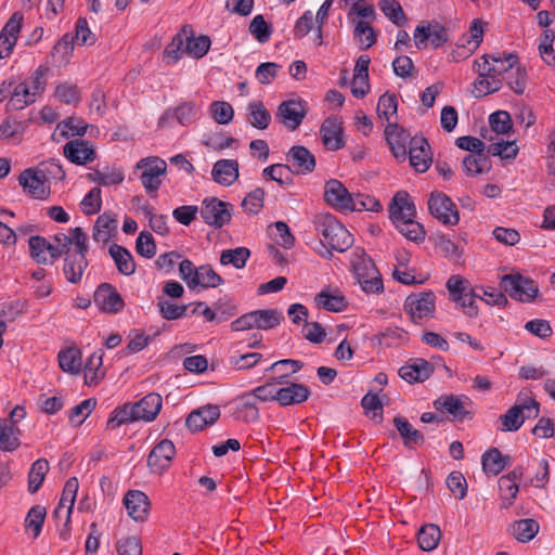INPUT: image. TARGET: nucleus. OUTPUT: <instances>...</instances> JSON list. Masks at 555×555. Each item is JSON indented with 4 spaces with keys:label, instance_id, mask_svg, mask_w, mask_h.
Instances as JSON below:
<instances>
[{
    "label": "nucleus",
    "instance_id": "1",
    "mask_svg": "<svg viewBox=\"0 0 555 555\" xmlns=\"http://www.w3.org/2000/svg\"><path fill=\"white\" fill-rule=\"evenodd\" d=\"M314 227L323 241L332 249L344 253L353 244L349 231L331 214H320L314 218Z\"/></svg>",
    "mask_w": 555,
    "mask_h": 555
},
{
    "label": "nucleus",
    "instance_id": "2",
    "mask_svg": "<svg viewBox=\"0 0 555 555\" xmlns=\"http://www.w3.org/2000/svg\"><path fill=\"white\" fill-rule=\"evenodd\" d=\"M540 403L527 393L520 392L516 403L500 416L503 431H516L527 418L538 417Z\"/></svg>",
    "mask_w": 555,
    "mask_h": 555
},
{
    "label": "nucleus",
    "instance_id": "3",
    "mask_svg": "<svg viewBox=\"0 0 555 555\" xmlns=\"http://www.w3.org/2000/svg\"><path fill=\"white\" fill-rule=\"evenodd\" d=\"M166 172V162L157 156L141 158L133 169V173L138 175L145 192L152 197L156 196Z\"/></svg>",
    "mask_w": 555,
    "mask_h": 555
},
{
    "label": "nucleus",
    "instance_id": "4",
    "mask_svg": "<svg viewBox=\"0 0 555 555\" xmlns=\"http://www.w3.org/2000/svg\"><path fill=\"white\" fill-rule=\"evenodd\" d=\"M181 279L189 288L197 286L203 288H215L224 283L223 279L214 270L210 264L196 267L191 260L183 259L179 264Z\"/></svg>",
    "mask_w": 555,
    "mask_h": 555
},
{
    "label": "nucleus",
    "instance_id": "5",
    "mask_svg": "<svg viewBox=\"0 0 555 555\" xmlns=\"http://www.w3.org/2000/svg\"><path fill=\"white\" fill-rule=\"evenodd\" d=\"M500 285L513 299L522 302L533 300L539 293L537 283L519 273L503 275Z\"/></svg>",
    "mask_w": 555,
    "mask_h": 555
},
{
    "label": "nucleus",
    "instance_id": "6",
    "mask_svg": "<svg viewBox=\"0 0 555 555\" xmlns=\"http://www.w3.org/2000/svg\"><path fill=\"white\" fill-rule=\"evenodd\" d=\"M435 310L436 296L431 291L411 294L404 301V311L414 323H421L423 319L433 318Z\"/></svg>",
    "mask_w": 555,
    "mask_h": 555
},
{
    "label": "nucleus",
    "instance_id": "7",
    "mask_svg": "<svg viewBox=\"0 0 555 555\" xmlns=\"http://www.w3.org/2000/svg\"><path fill=\"white\" fill-rule=\"evenodd\" d=\"M198 211L205 223L215 228H221L230 222L233 207L230 203L222 202L216 197H207L202 202Z\"/></svg>",
    "mask_w": 555,
    "mask_h": 555
},
{
    "label": "nucleus",
    "instance_id": "8",
    "mask_svg": "<svg viewBox=\"0 0 555 555\" xmlns=\"http://www.w3.org/2000/svg\"><path fill=\"white\" fill-rule=\"evenodd\" d=\"M430 214L446 225L459 223L460 215L455 204L441 192H433L428 199Z\"/></svg>",
    "mask_w": 555,
    "mask_h": 555
},
{
    "label": "nucleus",
    "instance_id": "9",
    "mask_svg": "<svg viewBox=\"0 0 555 555\" xmlns=\"http://www.w3.org/2000/svg\"><path fill=\"white\" fill-rule=\"evenodd\" d=\"M307 115V104L302 100L292 99L280 103L276 119L288 130H296Z\"/></svg>",
    "mask_w": 555,
    "mask_h": 555
},
{
    "label": "nucleus",
    "instance_id": "10",
    "mask_svg": "<svg viewBox=\"0 0 555 555\" xmlns=\"http://www.w3.org/2000/svg\"><path fill=\"white\" fill-rule=\"evenodd\" d=\"M176 455V448L168 439L160 440L147 456V466L154 474H163L167 470Z\"/></svg>",
    "mask_w": 555,
    "mask_h": 555
},
{
    "label": "nucleus",
    "instance_id": "11",
    "mask_svg": "<svg viewBox=\"0 0 555 555\" xmlns=\"http://www.w3.org/2000/svg\"><path fill=\"white\" fill-rule=\"evenodd\" d=\"M94 304L105 313H118L125 307V301L116 288L108 284H101L94 292Z\"/></svg>",
    "mask_w": 555,
    "mask_h": 555
},
{
    "label": "nucleus",
    "instance_id": "12",
    "mask_svg": "<svg viewBox=\"0 0 555 555\" xmlns=\"http://www.w3.org/2000/svg\"><path fill=\"white\" fill-rule=\"evenodd\" d=\"M18 182L34 198L46 199L50 194L43 170L26 169L20 175Z\"/></svg>",
    "mask_w": 555,
    "mask_h": 555
},
{
    "label": "nucleus",
    "instance_id": "13",
    "mask_svg": "<svg viewBox=\"0 0 555 555\" xmlns=\"http://www.w3.org/2000/svg\"><path fill=\"white\" fill-rule=\"evenodd\" d=\"M353 196L345 185L332 179L324 185V201L337 210H350Z\"/></svg>",
    "mask_w": 555,
    "mask_h": 555
},
{
    "label": "nucleus",
    "instance_id": "14",
    "mask_svg": "<svg viewBox=\"0 0 555 555\" xmlns=\"http://www.w3.org/2000/svg\"><path fill=\"white\" fill-rule=\"evenodd\" d=\"M64 156L75 165H87L95 159L93 145L81 139L67 142L63 147Z\"/></svg>",
    "mask_w": 555,
    "mask_h": 555
},
{
    "label": "nucleus",
    "instance_id": "15",
    "mask_svg": "<svg viewBox=\"0 0 555 555\" xmlns=\"http://www.w3.org/2000/svg\"><path fill=\"white\" fill-rule=\"evenodd\" d=\"M409 159L411 166L418 172H425L433 159L430 146L425 138L414 137L410 140Z\"/></svg>",
    "mask_w": 555,
    "mask_h": 555
},
{
    "label": "nucleus",
    "instance_id": "16",
    "mask_svg": "<svg viewBox=\"0 0 555 555\" xmlns=\"http://www.w3.org/2000/svg\"><path fill=\"white\" fill-rule=\"evenodd\" d=\"M220 417V409L215 404H206L193 410L186 417V427L192 431H201L216 423Z\"/></svg>",
    "mask_w": 555,
    "mask_h": 555
},
{
    "label": "nucleus",
    "instance_id": "17",
    "mask_svg": "<svg viewBox=\"0 0 555 555\" xmlns=\"http://www.w3.org/2000/svg\"><path fill=\"white\" fill-rule=\"evenodd\" d=\"M22 22L23 15L20 12H15L2 28L0 34V59L8 57L13 51L17 35L21 31Z\"/></svg>",
    "mask_w": 555,
    "mask_h": 555
},
{
    "label": "nucleus",
    "instance_id": "18",
    "mask_svg": "<svg viewBox=\"0 0 555 555\" xmlns=\"http://www.w3.org/2000/svg\"><path fill=\"white\" fill-rule=\"evenodd\" d=\"M128 515L135 521H144L150 513L149 496L140 490H130L124 496Z\"/></svg>",
    "mask_w": 555,
    "mask_h": 555
},
{
    "label": "nucleus",
    "instance_id": "19",
    "mask_svg": "<svg viewBox=\"0 0 555 555\" xmlns=\"http://www.w3.org/2000/svg\"><path fill=\"white\" fill-rule=\"evenodd\" d=\"M386 141L397 159H405L406 143H410V133L400 128L396 122H388L385 128Z\"/></svg>",
    "mask_w": 555,
    "mask_h": 555
},
{
    "label": "nucleus",
    "instance_id": "20",
    "mask_svg": "<svg viewBox=\"0 0 555 555\" xmlns=\"http://www.w3.org/2000/svg\"><path fill=\"white\" fill-rule=\"evenodd\" d=\"M30 256L37 263H53L60 257V250L54 244L47 241L43 236H31L29 238Z\"/></svg>",
    "mask_w": 555,
    "mask_h": 555
},
{
    "label": "nucleus",
    "instance_id": "21",
    "mask_svg": "<svg viewBox=\"0 0 555 555\" xmlns=\"http://www.w3.org/2000/svg\"><path fill=\"white\" fill-rule=\"evenodd\" d=\"M389 214L396 227H398V223L408 221V219L414 220L416 214L415 206L410 202L406 192H398L395 195L389 206Z\"/></svg>",
    "mask_w": 555,
    "mask_h": 555
},
{
    "label": "nucleus",
    "instance_id": "22",
    "mask_svg": "<svg viewBox=\"0 0 555 555\" xmlns=\"http://www.w3.org/2000/svg\"><path fill=\"white\" fill-rule=\"evenodd\" d=\"M320 133L327 150L337 151L344 146L341 122L337 117L326 118L321 126Z\"/></svg>",
    "mask_w": 555,
    "mask_h": 555
},
{
    "label": "nucleus",
    "instance_id": "23",
    "mask_svg": "<svg viewBox=\"0 0 555 555\" xmlns=\"http://www.w3.org/2000/svg\"><path fill=\"white\" fill-rule=\"evenodd\" d=\"M286 159L291 163L296 173L307 175L314 170L315 158L313 154L305 146L296 145L293 146L287 155Z\"/></svg>",
    "mask_w": 555,
    "mask_h": 555
},
{
    "label": "nucleus",
    "instance_id": "24",
    "mask_svg": "<svg viewBox=\"0 0 555 555\" xmlns=\"http://www.w3.org/2000/svg\"><path fill=\"white\" fill-rule=\"evenodd\" d=\"M467 402L468 398L466 397L441 396L434 401V406L437 411L447 412L455 420L463 421L469 414L465 406Z\"/></svg>",
    "mask_w": 555,
    "mask_h": 555
},
{
    "label": "nucleus",
    "instance_id": "25",
    "mask_svg": "<svg viewBox=\"0 0 555 555\" xmlns=\"http://www.w3.org/2000/svg\"><path fill=\"white\" fill-rule=\"evenodd\" d=\"M87 267L88 260L82 253L69 251L65 255L63 272L69 283H79Z\"/></svg>",
    "mask_w": 555,
    "mask_h": 555
},
{
    "label": "nucleus",
    "instance_id": "26",
    "mask_svg": "<svg viewBox=\"0 0 555 555\" xmlns=\"http://www.w3.org/2000/svg\"><path fill=\"white\" fill-rule=\"evenodd\" d=\"M434 372L433 365L424 359H415L399 370L401 378L409 383H418L427 379Z\"/></svg>",
    "mask_w": 555,
    "mask_h": 555
},
{
    "label": "nucleus",
    "instance_id": "27",
    "mask_svg": "<svg viewBox=\"0 0 555 555\" xmlns=\"http://www.w3.org/2000/svg\"><path fill=\"white\" fill-rule=\"evenodd\" d=\"M351 266L358 283L363 280L373 279L377 273V268L373 260L364 253L363 249H354L351 255Z\"/></svg>",
    "mask_w": 555,
    "mask_h": 555
},
{
    "label": "nucleus",
    "instance_id": "28",
    "mask_svg": "<svg viewBox=\"0 0 555 555\" xmlns=\"http://www.w3.org/2000/svg\"><path fill=\"white\" fill-rule=\"evenodd\" d=\"M211 176L215 182L229 186L238 178V163L235 159H220L212 166Z\"/></svg>",
    "mask_w": 555,
    "mask_h": 555
},
{
    "label": "nucleus",
    "instance_id": "29",
    "mask_svg": "<svg viewBox=\"0 0 555 555\" xmlns=\"http://www.w3.org/2000/svg\"><path fill=\"white\" fill-rule=\"evenodd\" d=\"M162 397L158 393H147L140 401L132 403L135 411L134 414L138 415L140 421L152 422L162 409Z\"/></svg>",
    "mask_w": 555,
    "mask_h": 555
},
{
    "label": "nucleus",
    "instance_id": "30",
    "mask_svg": "<svg viewBox=\"0 0 555 555\" xmlns=\"http://www.w3.org/2000/svg\"><path fill=\"white\" fill-rule=\"evenodd\" d=\"M310 396L307 386L298 383H292L286 387H279L278 402L282 406L299 404L305 402Z\"/></svg>",
    "mask_w": 555,
    "mask_h": 555
},
{
    "label": "nucleus",
    "instance_id": "31",
    "mask_svg": "<svg viewBox=\"0 0 555 555\" xmlns=\"http://www.w3.org/2000/svg\"><path fill=\"white\" fill-rule=\"evenodd\" d=\"M393 425L400 434L403 444L406 448H414L415 446H420L424 443V436L415 429L410 422L403 416H396L393 418Z\"/></svg>",
    "mask_w": 555,
    "mask_h": 555
},
{
    "label": "nucleus",
    "instance_id": "32",
    "mask_svg": "<svg viewBox=\"0 0 555 555\" xmlns=\"http://www.w3.org/2000/svg\"><path fill=\"white\" fill-rule=\"evenodd\" d=\"M117 229V219L115 215L104 212L100 215L93 227V240L101 243L109 241Z\"/></svg>",
    "mask_w": 555,
    "mask_h": 555
},
{
    "label": "nucleus",
    "instance_id": "33",
    "mask_svg": "<svg viewBox=\"0 0 555 555\" xmlns=\"http://www.w3.org/2000/svg\"><path fill=\"white\" fill-rule=\"evenodd\" d=\"M317 304L326 311L340 312L347 308L345 296L339 291L322 289L315 297Z\"/></svg>",
    "mask_w": 555,
    "mask_h": 555
},
{
    "label": "nucleus",
    "instance_id": "34",
    "mask_svg": "<svg viewBox=\"0 0 555 555\" xmlns=\"http://www.w3.org/2000/svg\"><path fill=\"white\" fill-rule=\"evenodd\" d=\"M511 463V456L503 455L495 448L486 451L482 455V467L487 474L499 475Z\"/></svg>",
    "mask_w": 555,
    "mask_h": 555
},
{
    "label": "nucleus",
    "instance_id": "35",
    "mask_svg": "<svg viewBox=\"0 0 555 555\" xmlns=\"http://www.w3.org/2000/svg\"><path fill=\"white\" fill-rule=\"evenodd\" d=\"M109 255L114 259L119 273L124 275H131L135 271V263L132 255L125 247L113 244L109 247Z\"/></svg>",
    "mask_w": 555,
    "mask_h": 555
},
{
    "label": "nucleus",
    "instance_id": "36",
    "mask_svg": "<svg viewBox=\"0 0 555 555\" xmlns=\"http://www.w3.org/2000/svg\"><path fill=\"white\" fill-rule=\"evenodd\" d=\"M75 41L79 46H91L95 42V35L90 30L88 22L85 17H79L76 22L75 37L69 38L68 35L63 36L59 46H68Z\"/></svg>",
    "mask_w": 555,
    "mask_h": 555
},
{
    "label": "nucleus",
    "instance_id": "37",
    "mask_svg": "<svg viewBox=\"0 0 555 555\" xmlns=\"http://www.w3.org/2000/svg\"><path fill=\"white\" fill-rule=\"evenodd\" d=\"M271 120L269 111L260 101H253L247 106V121L259 130L268 128Z\"/></svg>",
    "mask_w": 555,
    "mask_h": 555
},
{
    "label": "nucleus",
    "instance_id": "38",
    "mask_svg": "<svg viewBox=\"0 0 555 555\" xmlns=\"http://www.w3.org/2000/svg\"><path fill=\"white\" fill-rule=\"evenodd\" d=\"M60 367L69 374H78L81 370V352L76 347L63 349L57 356Z\"/></svg>",
    "mask_w": 555,
    "mask_h": 555
},
{
    "label": "nucleus",
    "instance_id": "39",
    "mask_svg": "<svg viewBox=\"0 0 555 555\" xmlns=\"http://www.w3.org/2000/svg\"><path fill=\"white\" fill-rule=\"evenodd\" d=\"M539 528V524L534 519H520L512 524L511 533L519 542H529L537 535Z\"/></svg>",
    "mask_w": 555,
    "mask_h": 555
},
{
    "label": "nucleus",
    "instance_id": "40",
    "mask_svg": "<svg viewBox=\"0 0 555 555\" xmlns=\"http://www.w3.org/2000/svg\"><path fill=\"white\" fill-rule=\"evenodd\" d=\"M134 412L132 403H125L124 405L116 408L108 418L106 427L113 430L124 424L139 422L140 418L134 414Z\"/></svg>",
    "mask_w": 555,
    "mask_h": 555
},
{
    "label": "nucleus",
    "instance_id": "41",
    "mask_svg": "<svg viewBox=\"0 0 555 555\" xmlns=\"http://www.w3.org/2000/svg\"><path fill=\"white\" fill-rule=\"evenodd\" d=\"M441 539V531L437 525L428 524L423 526L417 534V542L423 551L429 552L438 546Z\"/></svg>",
    "mask_w": 555,
    "mask_h": 555
},
{
    "label": "nucleus",
    "instance_id": "42",
    "mask_svg": "<svg viewBox=\"0 0 555 555\" xmlns=\"http://www.w3.org/2000/svg\"><path fill=\"white\" fill-rule=\"evenodd\" d=\"M17 434L16 426L7 418H0V449L2 451H13L18 447Z\"/></svg>",
    "mask_w": 555,
    "mask_h": 555
},
{
    "label": "nucleus",
    "instance_id": "43",
    "mask_svg": "<svg viewBox=\"0 0 555 555\" xmlns=\"http://www.w3.org/2000/svg\"><path fill=\"white\" fill-rule=\"evenodd\" d=\"M287 374L272 378L270 382L256 387L253 390V395L255 398L260 401H278L279 386L286 384Z\"/></svg>",
    "mask_w": 555,
    "mask_h": 555
},
{
    "label": "nucleus",
    "instance_id": "44",
    "mask_svg": "<svg viewBox=\"0 0 555 555\" xmlns=\"http://www.w3.org/2000/svg\"><path fill=\"white\" fill-rule=\"evenodd\" d=\"M491 68L488 69V73H491V77H499L501 75H506L513 69L515 65L518 63V56L516 54L509 53L504 56L501 54H491Z\"/></svg>",
    "mask_w": 555,
    "mask_h": 555
},
{
    "label": "nucleus",
    "instance_id": "45",
    "mask_svg": "<svg viewBox=\"0 0 555 555\" xmlns=\"http://www.w3.org/2000/svg\"><path fill=\"white\" fill-rule=\"evenodd\" d=\"M49 472V462L44 459L35 461L28 473V491L36 493L41 487L46 475Z\"/></svg>",
    "mask_w": 555,
    "mask_h": 555
},
{
    "label": "nucleus",
    "instance_id": "46",
    "mask_svg": "<svg viewBox=\"0 0 555 555\" xmlns=\"http://www.w3.org/2000/svg\"><path fill=\"white\" fill-rule=\"evenodd\" d=\"M79 488V482L76 477L69 478L63 489V493L59 505L65 507V522L67 524L70 519V514L75 504L76 494Z\"/></svg>",
    "mask_w": 555,
    "mask_h": 555
},
{
    "label": "nucleus",
    "instance_id": "47",
    "mask_svg": "<svg viewBox=\"0 0 555 555\" xmlns=\"http://www.w3.org/2000/svg\"><path fill=\"white\" fill-rule=\"evenodd\" d=\"M249 256L250 251L246 247L225 249L221 251L220 263L222 266L232 264L235 269H243Z\"/></svg>",
    "mask_w": 555,
    "mask_h": 555
},
{
    "label": "nucleus",
    "instance_id": "48",
    "mask_svg": "<svg viewBox=\"0 0 555 555\" xmlns=\"http://www.w3.org/2000/svg\"><path fill=\"white\" fill-rule=\"evenodd\" d=\"M103 362L102 353H92L85 364V380L88 385H95L103 377L104 373L101 371Z\"/></svg>",
    "mask_w": 555,
    "mask_h": 555
},
{
    "label": "nucleus",
    "instance_id": "49",
    "mask_svg": "<svg viewBox=\"0 0 555 555\" xmlns=\"http://www.w3.org/2000/svg\"><path fill=\"white\" fill-rule=\"evenodd\" d=\"M88 125L79 117H68L57 124L56 130L63 138L85 134Z\"/></svg>",
    "mask_w": 555,
    "mask_h": 555
},
{
    "label": "nucleus",
    "instance_id": "50",
    "mask_svg": "<svg viewBox=\"0 0 555 555\" xmlns=\"http://www.w3.org/2000/svg\"><path fill=\"white\" fill-rule=\"evenodd\" d=\"M212 119L219 125H229L234 118V109L229 102L214 101L209 105Z\"/></svg>",
    "mask_w": 555,
    "mask_h": 555
},
{
    "label": "nucleus",
    "instance_id": "51",
    "mask_svg": "<svg viewBox=\"0 0 555 555\" xmlns=\"http://www.w3.org/2000/svg\"><path fill=\"white\" fill-rule=\"evenodd\" d=\"M157 307L160 315L169 321L182 319L186 315L188 305H176L175 302L159 297L157 300Z\"/></svg>",
    "mask_w": 555,
    "mask_h": 555
},
{
    "label": "nucleus",
    "instance_id": "52",
    "mask_svg": "<svg viewBox=\"0 0 555 555\" xmlns=\"http://www.w3.org/2000/svg\"><path fill=\"white\" fill-rule=\"evenodd\" d=\"M36 99L35 94H31L30 88L27 83H18L14 89L9 104L13 109H22L34 103Z\"/></svg>",
    "mask_w": 555,
    "mask_h": 555
},
{
    "label": "nucleus",
    "instance_id": "53",
    "mask_svg": "<svg viewBox=\"0 0 555 555\" xmlns=\"http://www.w3.org/2000/svg\"><path fill=\"white\" fill-rule=\"evenodd\" d=\"M483 38V27L480 20H474L469 27V36H464L461 40V47L467 48L468 52L472 54L477 50V48L482 42Z\"/></svg>",
    "mask_w": 555,
    "mask_h": 555
},
{
    "label": "nucleus",
    "instance_id": "54",
    "mask_svg": "<svg viewBox=\"0 0 555 555\" xmlns=\"http://www.w3.org/2000/svg\"><path fill=\"white\" fill-rule=\"evenodd\" d=\"M262 176L280 184L292 183V170L288 165L274 164L263 169Z\"/></svg>",
    "mask_w": 555,
    "mask_h": 555
},
{
    "label": "nucleus",
    "instance_id": "55",
    "mask_svg": "<svg viewBox=\"0 0 555 555\" xmlns=\"http://www.w3.org/2000/svg\"><path fill=\"white\" fill-rule=\"evenodd\" d=\"M378 7L382 12L393 24L401 26L405 23L406 18L400 3L396 0H380Z\"/></svg>",
    "mask_w": 555,
    "mask_h": 555
},
{
    "label": "nucleus",
    "instance_id": "56",
    "mask_svg": "<svg viewBox=\"0 0 555 555\" xmlns=\"http://www.w3.org/2000/svg\"><path fill=\"white\" fill-rule=\"evenodd\" d=\"M255 313L257 315L256 322L258 324V330H269L275 327L283 319L282 312L278 311L276 309L255 310Z\"/></svg>",
    "mask_w": 555,
    "mask_h": 555
},
{
    "label": "nucleus",
    "instance_id": "57",
    "mask_svg": "<svg viewBox=\"0 0 555 555\" xmlns=\"http://www.w3.org/2000/svg\"><path fill=\"white\" fill-rule=\"evenodd\" d=\"M499 490L502 499V507H511L519 490L518 483H515V481L509 478L502 476L499 479Z\"/></svg>",
    "mask_w": 555,
    "mask_h": 555
},
{
    "label": "nucleus",
    "instance_id": "58",
    "mask_svg": "<svg viewBox=\"0 0 555 555\" xmlns=\"http://www.w3.org/2000/svg\"><path fill=\"white\" fill-rule=\"evenodd\" d=\"M488 153L502 159H514L518 154V147L515 141L500 140L489 145Z\"/></svg>",
    "mask_w": 555,
    "mask_h": 555
},
{
    "label": "nucleus",
    "instance_id": "59",
    "mask_svg": "<svg viewBox=\"0 0 555 555\" xmlns=\"http://www.w3.org/2000/svg\"><path fill=\"white\" fill-rule=\"evenodd\" d=\"M396 228L403 236L412 242L422 243L425 240L424 227L415 220L408 219L405 222L398 223Z\"/></svg>",
    "mask_w": 555,
    "mask_h": 555
},
{
    "label": "nucleus",
    "instance_id": "60",
    "mask_svg": "<svg viewBox=\"0 0 555 555\" xmlns=\"http://www.w3.org/2000/svg\"><path fill=\"white\" fill-rule=\"evenodd\" d=\"M397 108L398 101L396 94L386 92L379 98L377 104V114L379 118L389 121L390 117L397 114Z\"/></svg>",
    "mask_w": 555,
    "mask_h": 555
},
{
    "label": "nucleus",
    "instance_id": "61",
    "mask_svg": "<svg viewBox=\"0 0 555 555\" xmlns=\"http://www.w3.org/2000/svg\"><path fill=\"white\" fill-rule=\"evenodd\" d=\"M250 34L261 43L267 42L272 34L271 26L264 21V17L256 15L249 24Z\"/></svg>",
    "mask_w": 555,
    "mask_h": 555
},
{
    "label": "nucleus",
    "instance_id": "62",
    "mask_svg": "<svg viewBox=\"0 0 555 555\" xmlns=\"http://www.w3.org/2000/svg\"><path fill=\"white\" fill-rule=\"evenodd\" d=\"M95 406V401L87 399L74 406L69 412V422L74 426H80Z\"/></svg>",
    "mask_w": 555,
    "mask_h": 555
},
{
    "label": "nucleus",
    "instance_id": "63",
    "mask_svg": "<svg viewBox=\"0 0 555 555\" xmlns=\"http://www.w3.org/2000/svg\"><path fill=\"white\" fill-rule=\"evenodd\" d=\"M44 517L46 508L40 505L33 506L26 516V527L33 531L35 538L41 532Z\"/></svg>",
    "mask_w": 555,
    "mask_h": 555
},
{
    "label": "nucleus",
    "instance_id": "64",
    "mask_svg": "<svg viewBox=\"0 0 555 555\" xmlns=\"http://www.w3.org/2000/svg\"><path fill=\"white\" fill-rule=\"evenodd\" d=\"M489 122L492 131L496 134L508 133L512 129L511 115L505 111H498L492 113L489 117Z\"/></svg>",
    "mask_w": 555,
    "mask_h": 555
}]
</instances>
